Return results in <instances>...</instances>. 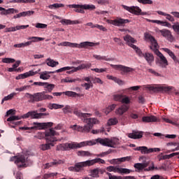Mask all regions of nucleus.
Instances as JSON below:
<instances>
[{"mask_svg":"<svg viewBox=\"0 0 179 179\" xmlns=\"http://www.w3.org/2000/svg\"><path fill=\"white\" fill-rule=\"evenodd\" d=\"M52 94L56 96H62V94H65L66 96H68V97H76V96H79V94L72 91H66L63 92H52Z\"/></svg>","mask_w":179,"mask_h":179,"instance_id":"19","label":"nucleus"},{"mask_svg":"<svg viewBox=\"0 0 179 179\" xmlns=\"http://www.w3.org/2000/svg\"><path fill=\"white\" fill-rule=\"evenodd\" d=\"M110 66H112V68H114V69H119L120 71H121V75H126V73H129L135 71V69H134L133 68L125 66L121 64H111Z\"/></svg>","mask_w":179,"mask_h":179,"instance_id":"13","label":"nucleus"},{"mask_svg":"<svg viewBox=\"0 0 179 179\" xmlns=\"http://www.w3.org/2000/svg\"><path fill=\"white\" fill-rule=\"evenodd\" d=\"M138 3H142V5H153V1L152 0H137Z\"/></svg>","mask_w":179,"mask_h":179,"instance_id":"49","label":"nucleus"},{"mask_svg":"<svg viewBox=\"0 0 179 179\" xmlns=\"http://www.w3.org/2000/svg\"><path fill=\"white\" fill-rule=\"evenodd\" d=\"M16 30H17L16 27H6L4 29V33H10L12 31H16Z\"/></svg>","mask_w":179,"mask_h":179,"instance_id":"54","label":"nucleus"},{"mask_svg":"<svg viewBox=\"0 0 179 179\" xmlns=\"http://www.w3.org/2000/svg\"><path fill=\"white\" fill-rule=\"evenodd\" d=\"M79 80H80V78L72 79L70 77H66V78L63 79V82L65 83H75V82H78Z\"/></svg>","mask_w":179,"mask_h":179,"instance_id":"41","label":"nucleus"},{"mask_svg":"<svg viewBox=\"0 0 179 179\" xmlns=\"http://www.w3.org/2000/svg\"><path fill=\"white\" fill-rule=\"evenodd\" d=\"M78 156H81L82 157H90L92 155L89 151H78L77 152Z\"/></svg>","mask_w":179,"mask_h":179,"instance_id":"36","label":"nucleus"},{"mask_svg":"<svg viewBox=\"0 0 179 179\" xmlns=\"http://www.w3.org/2000/svg\"><path fill=\"white\" fill-rule=\"evenodd\" d=\"M73 114L79 118H81L82 121H83V122L87 124L84 127L74 124L73 126H71L70 128H71V129H73V131H78V132H90V129L93 128V125L96 124V121L95 118H89V117H92V114L83 113L78 110H75L73 111Z\"/></svg>","mask_w":179,"mask_h":179,"instance_id":"1","label":"nucleus"},{"mask_svg":"<svg viewBox=\"0 0 179 179\" xmlns=\"http://www.w3.org/2000/svg\"><path fill=\"white\" fill-rule=\"evenodd\" d=\"M92 57L95 59H97V61H113L110 58H108L106 56H101L100 55H93Z\"/></svg>","mask_w":179,"mask_h":179,"instance_id":"30","label":"nucleus"},{"mask_svg":"<svg viewBox=\"0 0 179 179\" xmlns=\"http://www.w3.org/2000/svg\"><path fill=\"white\" fill-rule=\"evenodd\" d=\"M96 143H99L102 146H107L108 148V138H99L96 139Z\"/></svg>","mask_w":179,"mask_h":179,"instance_id":"28","label":"nucleus"},{"mask_svg":"<svg viewBox=\"0 0 179 179\" xmlns=\"http://www.w3.org/2000/svg\"><path fill=\"white\" fill-rule=\"evenodd\" d=\"M44 115H50V113H38L37 111H29L26 114L23 115L21 118H31V120H38L40 118H43Z\"/></svg>","mask_w":179,"mask_h":179,"instance_id":"10","label":"nucleus"},{"mask_svg":"<svg viewBox=\"0 0 179 179\" xmlns=\"http://www.w3.org/2000/svg\"><path fill=\"white\" fill-rule=\"evenodd\" d=\"M34 127H31V129H45V128H50L52 127V122H46V123H38L34 122Z\"/></svg>","mask_w":179,"mask_h":179,"instance_id":"18","label":"nucleus"},{"mask_svg":"<svg viewBox=\"0 0 179 179\" xmlns=\"http://www.w3.org/2000/svg\"><path fill=\"white\" fill-rule=\"evenodd\" d=\"M46 64L48 66H51L52 68L57 66V65H59V62H55L50 58L46 59Z\"/></svg>","mask_w":179,"mask_h":179,"instance_id":"32","label":"nucleus"},{"mask_svg":"<svg viewBox=\"0 0 179 179\" xmlns=\"http://www.w3.org/2000/svg\"><path fill=\"white\" fill-rule=\"evenodd\" d=\"M61 163H62L61 160H54L52 162L46 164L45 169H50V167H52V166H58V164H61Z\"/></svg>","mask_w":179,"mask_h":179,"instance_id":"35","label":"nucleus"},{"mask_svg":"<svg viewBox=\"0 0 179 179\" xmlns=\"http://www.w3.org/2000/svg\"><path fill=\"white\" fill-rule=\"evenodd\" d=\"M157 33H158V34L162 35L163 37L169 39V41H173L174 40V37H173V35H171V31H170L169 29H157Z\"/></svg>","mask_w":179,"mask_h":179,"instance_id":"17","label":"nucleus"},{"mask_svg":"<svg viewBox=\"0 0 179 179\" xmlns=\"http://www.w3.org/2000/svg\"><path fill=\"white\" fill-rule=\"evenodd\" d=\"M134 150H139L142 155H149L153 152H160V148H148L146 146H140L136 148Z\"/></svg>","mask_w":179,"mask_h":179,"instance_id":"14","label":"nucleus"},{"mask_svg":"<svg viewBox=\"0 0 179 179\" xmlns=\"http://www.w3.org/2000/svg\"><path fill=\"white\" fill-rule=\"evenodd\" d=\"M143 122H159V119L155 115L143 116L142 117Z\"/></svg>","mask_w":179,"mask_h":179,"instance_id":"25","label":"nucleus"},{"mask_svg":"<svg viewBox=\"0 0 179 179\" xmlns=\"http://www.w3.org/2000/svg\"><path fill=\"white\" fill-rule=\"evenodd\" d=\"M50 110H58L59 108H64V105H59L58 103H50L48 106Z\"/></svg>","mask_w":179,"mask_h":179,"instance_id":"33","label":"nucleus"},{"mask_svg":"<svg viewBox=\"0 0 179 179\" xmlns=\"http://www.w3.org/2000/svg\"><path fill=\"white\" fill-rule=\"evenodd\" d=\"M91 71H93L94 72H96V73H103V72H106L107 71V69H91Z\"/></svg>","mask_w":179,"mask_h":179,"instance_id":"55","label":"nucleus"},{"mask_svg":"<svg viewBox=\"0 0 179 179\" xmlns=\"http://www.w3.org/2000/svg\"><path fill=\"white\" fill-rule=\"evenodd\" d=\"M134 167L137 173H140L141 171H142V170H143L142 163L134 164Z\"/></svg>","mask_w":179,"mask_h":179,"instance_id":"47","label":"nucleus"},{"mask_svg":"<svg viewBox=\"0 0 179 179\" xmlns=\"http://www.w3.org/2000/svg\"><path fill=\"white\" fill-rule=\"evenodd\" d=\"M124 41L127 42V45H129V47H131V48H133V50L134 51H136V50L138 49L139 48L138 46H136V45H134V43H136V41L135 40V38H134L132 36H131L130 35H126L125 36H124Z\"/></svg>","mask_w":179,"mask_h":179,"instance_id":"16","label":"nucleus"},{"mask_svg":"<svg viewBox=\"0 0 179 179\" xmlns=\"http://www.w3.org/2000/svg\"><path fill=\"white\" fill-rule=\"evenodd\" d=\"M21 75L22 76V79H26V78H29V76H34V75H37V72H34V71H29Z\"/></svg>","mask_w":179,"mask_h":179,"instance_id":"37","label":"nucleus"},{"mask_svg":"<svg viewBox=\"0 0 179 179\" xmlns=\"http://www.w3.org/2000/svg\"><path fill=\"white\" fill-rule=\"evenodd\" d=\"M99 5H108L110 1L108 0H96Z\"/></svg>","mask_w":179,"mask_h":179,"instance_id":"59","label":"nucleus"},{"mask_svg":"<svg viewBox=\"0 0 179 179\" xmlns=\"http://www.w3.org/2000/svg\"><path fill=\"white\" fill-rule=\"evenodd\" d=\"M107 176H108L109 179H122L121 176H112L110 173H106Z\"/></svg>","mask_w":179,"mask_h":179,"instance_id":"63","label":"nucleus"},{"mask_svg":"<svg viewBox=\"0 0 179 179\" xmlns=\"http://www.w3.org/2000/svg\"><path fill=\"white\" fill-rule=\"evenodd\" d=\"M129 110L128 106L124 104L120 106L117 109L115 110V115H124L127 111Z\"/></svg>","mask_w":179,"mask_h":179,"instance_id":"20","label":"nucleus"},{"mask_svg":"<svg viewBox=\"0 0 179 179\" xmlns=\"http://www.w3.org/2000/svg\"><path fill=\"white\" fill-rule=\"evenodd\" d=\"M118 166H110L106 168V170L109 172L113 171V173H118Z\"/></svg>","mask_w":179,"mask_h":179,"instance_id":"50","label":"nucleus"},{"mask_svg":"<svg viewBox=\"0 0 179 179\" xmlns=\"http://www.w3.org/2000/svg\"><path fill=\"white\" fill-rule=\"evenodd\" d=\"M2 62L4 64H13V62H15V59L4 58L2 59Z\"/></svg>","mask_w":179,"mask_h":179,"instance_id":"56","label":"nucleus"},{"mask_svg":"<svg viewBox=\"0 0 179 179\" xmlns=\"http://www.w3.org/2000/svg\"><path fill=\"white\" fill-rule=\"evenodd\" d=\"M69 9H73L76 13L84 14L85 10H94L96 6L93 4H69L66 5Z\"/></svg>","mask_w":179,"mask_h":179,"instance_id":"8","label":"nucleus"},{"mask_svg":"<svg viewBox=\"0 0 179 179\" xmlns=\"http://www.w3.org/2000/svg\"><path fill=\"white\" fill-rule=\"evenodd\" d=\"M144 89L150 92H153V93H157V92H170L171 90L170 87H159L152 85H144Z\"/></svg>","mask_w":179,"mask_h":179,"instance_id":"11","label":"nucleus"},{"mask_svg":"<svg viewBox=\"0 0 179 179\" xmlns=\"http://www.w3.org/2000/svg\"><path fill=\"white\" fill-rule=\"evenodd\" d=\"M10 162H14L18 169H26V167H29V166L33 164V161L29 158V155H27L11 157Z\"/></svg>","mask_w":179,"mask_h":179,"instance_id":"5","label":"nucleus"},{"mask_svg":"<svg viewBox=\"0 0 179 179\" xmlns=\"http://www.w3.org/2000/svg\"><path fill=\"white\" fill-rule=\"evenodd\" d=\"M65 6L63 3H54L49 6L50 9H58L59 8H64Z\"/></svg>","mask_w":179,"mask_h":179,"instance_id":"45","label":"nucleus"},{"mask_svg":"<svg viewBox=\"0 0 179 179\" xmlns=\"http://www.w3.org/2000/svg\"><path fill=\"white\" fill-rule=\"evenodd\" d=\"M122 7L124 10H127V12H129L130 13H133V15H136V16H145V15H148V13L146 12H142V9L139 8L138 6H128L125 5H122Z\"/></svg>","mask_w":179,"mask_h":179,"instance_id":"9","label":"nucleus"},{"mask_svg":"<svg viewBox=\"0 0 179 179\" xmlns=\"http://www.w3.org/2000/svg\"><path fill=\"white\" fill-rule=\"evenodd\" d=\"M129 117L131 118V120H138V118H139V113L136 110H133L129 113Z\"/></svg>","mask_w":179,"mask_h":179,"instance_id":"42","label":"nucleus"},{"mask_svg":"<svg viewBox=\"0 0 179 179\" xmlns=\"http://www.w3.org/2000/svg\"><path fill=\"white\" fill-rule=\"evenodd\" d=\"M15 96H16V93H11L9 95L5 96L4 100H6V101H8V100H12Z\"/></svg>","mask_w":179,"mask_h":179,"instance_id":"61","label":"nucleus"},{"mask_svg":"<svg viewBox=\"0 0 179 179\" xmlns=\"http://www.w3.org/2000/svg\"><path fill=\"white\" fill-rule=\"evenodd\" d=\"M44 89L46 91L36 92L34 94L26 93V96L29 99V103H38V101H43V100H52L54 97L47 93H51L55 89V85L45 83Z\"/></svg>","mask_w":179,"mask_h":179,"instance_id":"2","label":"nucleus"},{"mask_svg":"<svg viewBox=\"0 0 179 179\" xmlns=\"http://www.w3.org/2000/svg\"><path fill=\"white\" fill-rule=\"evenodd\" d=\"M36 0H11L10 3H34Z\"/></svg>","mask_w":179,"mask_h":179,"instance_id":"29","label":"nucleus"},{"mask_svg":"<svg viewBox=\"0 0 179 179\" xmlns=\"http://www.w3.org/2000/svg\"><path fill=\"white\" fill-rule=\"evenodd\" d=\"M117 122H118V119L114 117V118L109 119L108 120L107 124H108V127H111V125H117Z\"/></svg>","mask_w":179,"mask_h":179,"instance_id":"43","label":"nucleus"},{"mask_svg":"<svg viewBox=\"0 0 179 179\" xmlns=\"http://www.w3.org/2000/svg\"><path fill=\"white\" fill-rule=\"evenodd\" d=\"M18 120H20V117H19V116L13 115V116H10V117H8L7 119V121L8 122H12V121H17Z\"/></svg>","mask_w":179,"mask_h":179,"instance_id":"57","label":"nucleus"},{"mask_svg":"<svg viewBox=\"0 0 179 179\" xmlns=\"http://www.w3.org/2000/svg\"><path fill=\"white\" fill-rule=\"evenodd\" d=\"M108 23H110V24H113V26H117V27H120L121 26H125L127 23H131V20L128 19L117 17L115 20H109Z\"/></svg>","mask_w":179,"mask_h":179,"instance_id":"12","label":"nucleus"},{"mask_svg":"<svg viewBox=\"0 0 179 179\" xmlns=\"http://www.w3.org/2000/svg\"><path fill=\"white\" fill-rule=\"evenodd\" d=\"M132 171H134L125 168H118L117 169V173L119 174H129V173H131Z\"/></svg>","mask_w":179,"mask_h":179,"instance_id":"38","label":"nucleus"},{"mask_svg":"<svg viewBox=\"0 0 179 179\" xmlns=\"http://www.w3.org/2000/svg\"><path fill=\"white\" fill-rule=\"evenodd\" d=\"M62 111L64 114H72V108H71V106L66 105L63 109Z\"/></svg>","mask_w":179,"mask_h":179,"instance_id":"48","label":"nucleus"},{"mask_svg":"<svg viewBox=\"0 0 179 179\" xmlns=\"http://www.w3.org/2000/svg\"><path fill=\"white\" fill-rule=\"evenodd\" d=\"M143 136V132L142 131H133V133H129L128 137L131 139H141Z\"/></svg>","mask_w":179,"mask_h":179,"instance_id":"24","label":"nucleus"},{"mask_svg":"<svg viewBox=\"0 0 179 179\" xmlns=\"http://www.w3.org/2000/svg\"><path fill=\"white\" fill-rule=\"evenodd\" d=\"M150 179H164V178L160 175H154L150 178Z\"/></svg>","mask_w":179,"mask_h":179,"instance_id":"64","label":"nucleus"},{"mask_svg":"<svg viewBox=\"0 0 179 179\" xmlns=\"http://www.w3.org/2000/svg\"><path fill=\"white\" fill-rule=\"evenodd\" d=\"M59 134L57 133L54 129H50L45 132V138L47 141V143L40 145L41 150H48L51 146H54V142H57V138L55 136H58Z\"/></svg>","mask_w":179,"mask_h":179,"instance_id":"4","label":"nucleus"},{"mask_svg":"<svg viewBox=\"0 0 179 179\" xmlns=\"http://www.w3.org/2000/svg\"><path fill=\"white\" fill-rule=\"evenodd\" d=\"M147 22L150 23H157V24H160L161 26H165V27H171V24L167 21H160L159 20H149L146 19Z\"/></svg>","mask_w":179,"mask_h":179,"instance_id":"23","label":"nucleus"},{"mask_svg":"<svg viewBox=\"0 0 179 179\" xmlns=\"http://www.w3.org/2000/svg\"><path fill=\"white\" fill-rule=\"evenodd\" d=\"M51 73H55V71H43L41 73H39L40 75V79H43V80H48L51 78V76L50 74Z\"/></svg>","mask_w":179,"mask_h":179,"instance_id":"26","label":"nucleus"},{"mask_svg":"<svg viewBox=\"0 0 179 179\" xmlns=\"http://www.w3.org/2000/svg\"><path fill=\"white\" fill-rule=\"evenodd\" d=\"M91 162V166H93V164H96V163H101V164H106V161L103 159H101V158H96L94 159L90 160Z\"/></svg>","mask_w":179,"mask_h":179,"instance_id":"40","label":"nucleus"},{"mask_svg":"<svg viewBox=\"0 0 179 179\" xmlns=\"http://www.w3.org/2000/svg\"><path fill=\"white\" fill-rule=\"evenodd\" d=\"M27 40H30L28 43H38V41H43L44 38L38 37V36H31L27 38Z\"/></svg>","mask_w":179,"mask_h":179,"instance_id":"31","label":"nucleus"},{"mask_svg":"<svg viewBox=\"0 0 179 179\" xmlns=\"http://www.w3.org/2000/svg\"><path fill=\"white\" fill-rule=\"evenodd\" d=\"M90 166H92V162L90 160L76 163L75 171L76 173H79V171L83 170V167H90Z\"/></svg>","mask_w":179,"mask_h":179,"instance_id":"15","label":"nucleus"},{"mask_svg":"<svg viewBox=\"0 0 179 179\" xmlns=\"http://www.w3.org/2000/svg\"><path fill=\"white\" fill-rule=\"evenodd\" d=\"M47 24L43 23H36L35 27L36 29H47Z\"/></svg>","mask_w":179,"mask_h":179,"instance_id":"60","label":"nucleus"},{"mask_svg":"<svg viewBox=\"0 0 179 179\" xmlns=\"http://www.w3.org/2000/svg\"><path fill=\"white\" fill-rule=\"evenodd\" d=\"M136 53L137 54V55H138V57H140L141 58H143V56L145 55V53H143L142 52V50H141V48H137L135 50Z\"/></svg>","mask_w":179,"mask_h":179,"instance_id":"62","label":"nucleus"},{"mask_svg":"<svg viewBox=\"0 0 179 179\" xmlns=\"http://www.w3.org/2000/svg\"><path fill=\"white\" fill-rule=\"evenodd\" d=\"M145 38L150 41L152 44L150 48L158 57L156 60V64L159 65V66H161V68H167L169 65V61H167V59L166 58V57H164L163 53L159 50V43H157V41H156V38H155L153 36L149 34H145Z\"/></svg>","mask_w":179,"mask_h":179,"instance_id":"3","label":"nucleus"},{"mask_svg":"<svg viewBox=\"0 0 179 179\" xmlns=\"http://www.w3.org/2000/svg\"><path fill=\"white\" fill-rule=\"evenodd\" d=\"M99 43H93V42H82L80 44L71 43L68 41L62 42L58 44V46L62 47H71V48H87V47H94V45H99Z\"/></svg>","mask_w":179,"mask_h":179,"instance_id":"7","label":"nucleus"},{"mask_svg":"<svg viewBox=\"0 0 179 179\" xmlns=\"http://www.w3.org/2000/svg\"><path fill=\"white\" fill-rule=\"evenodd\" d=\"M120 103H122V104H129L131 103V99L127 95H123Z\"/></svg>","mask_w":179,"mask_h":179,"instance_id":"46","label":"nucleus"},{"mask_svg":"<svg viewBox=\"0 0 179 179\" xmlns=\"http://www.w3.org/2000/svg\"><path fill=\"white\" fill-rule=\"evenodd\" d=\"M93 145H96V143L92 141L71 142L60 144L59 148L61 150H71L72 149H80V148H85V146H93Z\"/></svg>","mask_w":179,"mask_h":179,"instance_id":"6","label":"nucleus"},{"mask_svg":"<svg viewBox=\"0 0 179 179\" xmlns=\"http://www.w3.org/2000/svg\"><path fill=\"white\" fill-rule=\"evenodd\" d=\"M172 29L175 31V33L179 34V22H176L173 23V25L172 26Z\"/></svg>","mask_w":179,"mask_h":179,"instance_id":"52","label":"nucleus"},{"mask_svg":"<svg viewBox=\"0 0 179 179\" xmlns=\"http://www.w3.org/2000/svg\"><path fill=\"white\" fill-rule=\"evenodd\" d=\"M157 13H158V15H161L162 16H166V19L167 20H169V22H176L174 17L170 14H167V13H166L163 11H160V10L157 11Z\"/></svg>","mask_w":179,"mask_h":179,"instance_id":"27","label":"nucleus"},{"mask_svg":"<svg viewBox=\"0 0 179 179\" xmlns=\"http://www.w3.org/2000/svg\"><path fill=\"white\" fill-rule=\"evenodd\" d=\"M120 145V139L113 137L108 138V148H117Z\"/></svg>","mask_w":179,"mask_h":179,"instance_id":"21","label":"nucleus"},{"mask_svg":"<svg viewBox=\"0 0 179 179\" xmlns=\"http://www.w3.org/2000/svg\"><path fill=\"white\" fill-rule=\"evenodd\" d=\"M143 58L145 59V61L148 62L150 66H152V64L155 62V56H153V54L152 53H149V52L144 53V56H143Z\"/></svg>","mask_w":179,"mask_h":179,"instance_id":"22","label":"nucleus"},{"mask_svg":"<svg viewBox=\"0 0 179 179\" xmlns=\"http://www.w3.org/2000/svg\"><path fill=\"white\" fill-rule=\"evenodd\" d=\"M99 169H95L91 171L90 176L93 178H99Z\"/></svg>","mask_w":179,"mask_h":179,"instance_id":"44","label":"nucleus"},{"mask_svg":"<svg viewBox=\"0 0 179 179\" xmlns=\"http://www.w3.org/2000/svg\"><path fill=\"white\" fill-rule=\"evenodd\" d=\"M92 66V64L87 63V64H83L78 67H76V71L78 72V71H80L81 69H86V68H90Z\"/></svg>","mask_w":179,"mask_h":179,"instance_id":"39","label":"nucleus"},{"mask_svg":"<svg viewBox=\"0 0 179 179\" xmlns=\"http://www.w3.org/2000/svg\"><path fill=\"white\" fill-rule=\"evenodd\" d=\"M122 97H124L123 94H115L113 95V100H115V101H120V103H121Z\"/></svg>","mask_w":179,"mask_h":179,"instance_id":"53","label":"nucleus"},{"mask_svg":"<svg viewBox=\"0 0 179 179\" xmlns=\"http://www.w3.org/2000/svg\"><path fill=\"white\" fill-rule=\"evenodd\" d=\"M27 89H30V85H24L20 88H16L15 90L16 92H24V90H27Z\"/></svg>","mask_w":179,"mask_h":179,"instance_id":"58","label":"nucleus"},{"mask_svg":"<svg viewBox=\"0 0 179 179\" xmlns=\"http://www.w3.org/2000/svg\"><path fill=\"white\" fill-rule=\"evenodd\" d=\"M72 68H71V66H66V67H62L61 69H59L53 72H55V73H59L60 72H64L65 71H69L71 70Z\"/></svg>","mask_w":179,"mask_h":179,"instance_id":"51","label":"nucleus"},{"mask_svg":"<svg viewBox=\"0 0 179 179\" xmlns=\"http://www.w3.org/2000/svg\"><path fill=\"white\" fill-rule=\"evenodd\" d=\"M131 157H124L119 158L117 159H112L110 161V163H111V164H114V163H115V162H117V160L120 162H129V160H131Z\"/></svg>","mask_w":179,"mask_h":179,"instance_id":"34","label":"nucleus"}]
</instances>
